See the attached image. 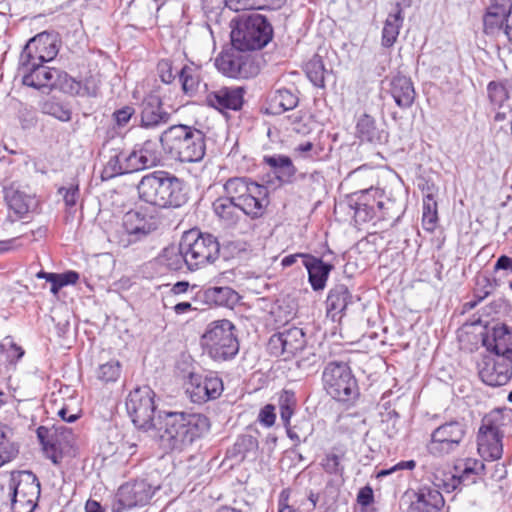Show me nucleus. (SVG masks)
<instances>
[{
    "mask_svg": "<svg viewBox=\"0 0 512 512\" xmlns=\"http://www.w3.org/2000/svg\"><path fill=\"white\" fill-rule=\"evenodd\" d=\"M210 429L209 419L199 413L159 412L154 436L172 452H183Z\"/></svg>",
    "mask_w": 512,
    "mask_h": 512,
    "instance_id": "obj_1",
    "label": "nucleus"
},
{
    "mask_svg": "<svg viewBox=\"0 0 512 512\" xmlns=\"http://www.w3.org/2000/svg\"><path fill=\"white\" fill-rule=\"evenodd\" d=\"M137 191L141 201L160 209L180 208L188 201L185 182L162 170L144 175Z\"/></svg>",
    "mask_w": 512,
    "mask_h": 512,
    "instance_id": "obj_2",
    "label": "nucleus"
},
{
    "mask_svg": "<svg viewBox=\"0 0 512 512\" xmlns=\"http://www.w3.org/2000/svg\"><path fill=\"white\" fill-rule=\"evenodd\" d=\"M204 132L188 125H173L159 136L163 149L180 162L194 163L201 161L206 153Z\"/></svg>",
    "mask_w": 512,
    "mask_h": 512,
    "instance_id": "obj_3",
    "label": "nucleus"
},
{
    "mask_svg": "<svg viewBox=\"0 0 512 512\" xmlns=\"http://www.w3.org/2000/svg\"><path fill=\"white\" fill-rule=\"evenodd\" d=\"M224 197L242 205L245 215L252 220L266 213L269 190L248 177H231L223 185Z\"/></svg>",
    "mask_w": 512,
    "mask_h": 512,
    "instance_id": "obj_4",
    "label": "nucleus"
},
{
    "mask_svg": "<svg viewBox=\"0 0 512 512\" xmlns=\"http://www.w3.org/2000/svg\"><path fill=\"white\" fill-rule=\"evenodd\" d=\"M201 345L215 361L233 359L239 351L234 325L227 319L209 323L201 337Z\"/></svg>",
    "mask_w": 512,
    "mask_h": 512,
    "instance_id": "obj_5",
    "label": "nucleus"
},
{
    "mask_svg": "<svg viewBox=\"0 0 512 512\" xmlns=\"http://www.w3.org/2000/svg\"><path fill=\"white\" fill-rule=\"evenodd\" d=\"M273 37V28L267 18L252 14L239 21L231 31V44L250 53L265 47Z\"/></svg>",
    "mask_w": 512,
    "mask_h": 512,
    "instance_id": "obj_6",
    "label": "nucleus"
},
{
    "mask_svg": "<svg viewBox=\"0 0 512 512\" xmlns=\"http://www.w3.org/2000/svg\"><path fill=\"white\" fill-rule=\"evenodd\" d=\"M469 431L464 417L450 419L436 427L427 443V451L434 457H445L458 452L464 445Z\"/></svg>",
    "mask_w": 512,
    "mask_h": 512,
    "instance_id": "obj_7",
    "label": "nucleus"
},
{
    "mask_svg": "<svg viewBox=\"0 0 512 512\" xmlns=\"http://www.w3.org/2000/svg\"><path fill=\"white\" fill-rule=\"evenodd\" d=\"M323 386L328 395L339 402H350L359 395L357 380L345 362H329L322 373Z\"/></svg>",
    "mask_w": 512,
    "mask_h": 512,
    "instance_id": "obj_8",
    "label": "nucleus"
},
{
    "mask_svg": "<svg viewBox=\"0 0 512 512\" xmlns=\"http://www.w3.org/2000/svg\"><path fill=\"white\" fill-rule=\"evenodd\" d=\"M184 253L188 256V269L194 271L216 261L220 244L215 236L190 230L182 236Z\"/></svg>",
    "mask_w": 512,
    "mask_h": 512,
    "instance_id": "obj_9",
    "label": "nucleus"
},
{
    "mask_svg": "<svg viewBox=\"0 0 512 512\" xmlns=\"http://www.w3.org/2000/svg\"><path fill=\"white\" fill-rule=\"evenodd\" d=\"M155 393L147 385L136 387L126 398V410L134 426L145 432L154 431L157 427L155 421Z\"/></svg>",
    "mask_w": 512,
    "mask_h": 512,
    "instance_id": "obj_10",
    "label": "nucleus"
},
{
    "mask_svg": "<svg viewBox=\"0 0 512 512\" xmlns=\"http://www.w3.org/2000/svg\"><path fill=\"white\" fill-rule=\"evenodd\" d=\"M45 62L19 57L18 75L22 84L37 90H49L58 87L59 83L67 78V73L44 65Z\"/></svg>",
    "mask_w": 512,
    "mask_h": 512,
    "instance_id": "obj_11",
    "label": "nucleus"
},
{
    "mask_svg": "<svg viewBox=\"0 0 512 512\" xmlns=\"http://www.w3.org/2000/svg\"><path fill=\"white\" fill-rule=\"evenodd\" d=\"M503 416L499 411L485 415L477 434V448L485 460H498L503 454Z\"/></svg>",
    "mask_w": 512,
    "mask_h": 512,
    "instance_id": "obj_12",
    "label": "nucleus"
},
{
    "mask_svg": "<svg viewBox=\"0 0 512 512\" xmlns=\"http://www.w3.org/2000/svg\"><path fill=\"white\" fill-rule=\"evenodd\" d=\"M217 69L230 78L248 79L259 73V65L251 53L233 46L215 60Z\"/></svg>",
    "mask_w": 512,
    "mask_h": 512,
    "instance_id": "obj_13",
    "label": "nucleus"
},
{
    "mask_svg": "<svg viewBox=\"0 0 512 512\" xmlns=\"http://www.w3.org/2000/svg\"><path fill=\"white\" fill-rule=\"evenodd\" d=\"M160 485H153L146 479L127 482L118 488L114 496L112 512H123L135 506H142L149 502Z\"/></svg>",
    "mask_w": 512,
    "mask_h": 512,
    "instance_id": "obj_14",
    "label": "nucleus"
},
{
    "mask_svg": "<svg viewBox=\"0 0 512 512\" xmlns=\"http://www.w3.org/2000/svg\"><path fill=\"white\" fill-rule=\"evenodd\" d=\"M36 432L46 457L54 464H58L61 461L64 453L74 443L72 430L64 425H53L51 428L40 426Z\"/></svg>",
    "mask_w": 512,
    "mask_h": 512,
    "instance_id": "obj_15",
    "label": "nucleus"
},
{
    "mask_svg": "<svg viewBox=\"0 0 512 512\" xmlns=\"http://www.w3.org/2000/svg\"><path fill=\"white\" fill-rule=\"evenodd\" d=\"M147 158H143L134 148L131 151L115 150L102 170L101 177L108 180L119 175L129 174L150 168Z\"/></svg>",
    "mask_w": 512,
    "mask_h": 512,
    "instance_id": "obj_16",
    "label": "nucleus"
},
{
    "mask_svg": "<svg viewBox=\"0 0 512 512\" xmlns=\"http://www.w3.org/2000/svg\"><path fill=\"white\" fill-rule=\"evenodd\" d=\"M481 380L492 387L502 386L512 377V359L498 356H484L479 364Z\"/></svg>",
    "mask_w": 512,
    "mask_h": 512,
    "instance_id": "obj_17",
    "label": "nucleus"
},
{
    "mask_svg": "<svg viewBox=\"0 0 512 512\" xmlns=\"http://www.w3.org/2000/svg\"><path fill=\"white\" fill-rule=\"evenodd\" d=\"M58 52V34L44 31L37 34L27 42L20 56L37 61L49 62L57 56Z\"/></svg>",
    "mask_w": 512,
    "mask_h": 512,
    "instance_id": "obj_18",
    "label": "nucleus"
},
{
    "mask_svg": "<svg viewBox=\"0 0 512 512\" xmlns=\"http://www.w3.org/2000/svg\"><path fill=\"white\" fill-rule=\"evenodd\" d=\"M123 229L128 239L121 240L124 247L135 243L158 228L157 220L137 210H130L123 216Z\"/></svg>",
    "mask_w": 512,
    "mask_h": 512,
    "instance_id": "obj_19",
    "label": "nucleus"
},
{
    "mask_svg": "<svg viewBox=\"0 0 512 512\" xmlns=\"http://www.w3.org/2000/svg\"><path fill=\"white\" fill-rule=\"evenodd\" d=\"M223 391V383L217 375H206L205 377L191 373L187 392L195 403H203L210 399L218 398Z\"/></svg>",
    "mask_w": 512,
    "mask_h": 512,
    "instance_id": "obj_20",
    "label": "nucleus"
},
{
    "mask_svg": "<svg viewBox=\"0 0 512 512\" xmlns=\"http://www.w3.org/2000/svg\"><path fill=\"white\" fill-rule=\"evenodd\" d=\"M482 344L493 356L512 359V330L505 324L487 329Z\"/></svg>",
    "mask_w": 512,
    "mask_h": 512,
    "instance_id": "obj_21",
    "label": "nucleus"
},
{
    "mask_svg": "<svg viewBox=\"0 0 512 512\" xmlns=\"http://www.w3.org/2000/svg\"><path fill=\"white\" fill-rule=\"evenodd\" d=\"M439 488H442V482L419 487L414 492L415 499L411 501L408 512H441L445 501Z\"/></svg>",
    "mask_w": 512,
    "mask_h": 512,
    "instance_id": "obj_22",
    "label": "nucleus"
},
{
    "mask_svg": "<svg viewBox=\"0 0 512 512\" xmlns=\"http://www.w3.org/2000/svg\"><path fill=\"white\" fill-rule=\"evenodd\" d=\"M243 87H221L208 92L205 102L208 106L223 112L224 110H240L244 103Z\"/></svg>",
    "mask_w": 512,
    "mask_h": 512,
    "instance_id": "obj_23",
    "label": "nucleus"
},
{
    "mask_svg": "<svg viewBox=\"0 0 512 512\" xmlns=\"http://www.w3.org/2000/svg\"><path fill=\"white\" fill-rule=\"evenodd\" d=\"M9 490L14 497H25L37 504L40 497V482L31 471H17L11 474Z\"/></svg>",
    "mask_w": 512,
    "mask_h": 512,
    "instance_id": "obj_24",
    "label": "nucleus"
},
{
    "mask_svg": "<svg viewBox=\"0 0 512 512\" xmlns=\"http://www.w3.org/2000/svg\"><path fill=\"white\" fill-rule=\"evenodd\" d=\"M141 107V127L143 128H156L167 124L170 120V113L164 109L160 96L156 94L145 97Z\"/></svg>",
    "mask_w": 512,
    "mask_h": 512,
    "instance_id": "obj_25",
    "label": "nucleus"
},
{
    "mask_svg": "<svg viewBox=\"0 0 512 512\" xmlns=\"http://www.w3.org/2000/svg\"><path fill=\"white\" fill-rule=\"evenodd\" d=\"M302 262L308 273V282L314 291H322L326 287L327 280L334 266L324 262L321 258L302 255Z\"/></svg>",
    "mask_w": 512,
    "mask_h": 512,
    "instance_id": "obj_26",
    "label": "nucleus"
},
{
    "mask_svg": "<svg viewBox=\"0 0 512 512\" xmlns=\"http://www.w3.org/2000/svg\"><path fill=\"white\" fill-rule=\"evenodd\" d=\"M4 198L9 209L19 218L33 211L37 206L35 197L14 183L4 189Z\"/></svg>",
    "mask_w": 512,
    "mask_h": 512,
    "instance_id": "obj_27",
    "label": "nucleus"
},
{
    "mask_svg": "<svg viewBox=\"0 0 512 512\" xmlns=\"http://www.w3.org/2000/svg\"><path fill=\"white\" fill-rule=\"evenodd\" d=\"M390 94L401 109L410 108L416 98V92L410 77L397 74L391 78Z\"/></svg>",
    "mask_w": 512,
    "mask_h": 512,
    "instance_id": "obj_28",
    "label": "nucleus"
},
{
    "mask_svg": "<svg viewBox=\"0 0 512 512\" xmlns=\"http://www.w3.org/2000/svg\"><path fill=\"white\" fill-rule=\"evenodd\" d=\"M213 211L223 226L227 228L235 227L245 215L242 205L221 196L213 204Z\"/></svg>",
    "mask_w": 512,
    "mask_h": 512,
    "instance_id": "obj_29",
    "label": "nucleus"
},
{
    "mask_svg": "<svg viewBox=\"0 0 512 512\" xmlns=\"http://www.w3.org/2000/svg\"><path fill=\"white\" fill-rule=\"evenodd\" d=\"M357 133L362 141L372 144H384L388 140V132L379 127L376 120L368 115L363 114L357 122Z\"/></svg>",
    "mask_w": 512,
    "mask_h": 512,
    "instance_id": "obj_30",
    "label": "nucleus"
},
{
    "mask_svg": "<svg viewBox=\"0 0 512 512\" xmlns=\"http://www.w3.org/2000/svg\"><path fill=\"white\" fill-rule=\"evenodd\" d=\"M403 9L399 2L395 4L394 10L390 12L384 22L382 29L381 44L385 48H390L396 42L400 29L403 25Z\"/></svg>",
    "mask_w": 512,
    "mask_h": 512,
    "instance_id": "obj_31",
    "label": "nucleus"
},
{
    "mask_svg": "<svg viewBox=\"0 0 512 512\" xmlns=\"http://www.w3.org/2000/svg\"><path fill=\"white\" fill-rule=\"evenodd\" d=\"M512 11L504 4L491 3L483 18L484 31L487 34H494L503 29L507 24V18Z\"/></svg>",
    "mask_w": 512,
    "mask_h": 512,
    "instance_id": "obj_32",
    "label": "nucleus"
},
{
    "mask_svg": "<svg viewBox=\"0 0 512 512\" xmlns=\"http://www.w3.org/2000/svg\"><path fill=\"white\" fill-rule=\"evenodd\" d=\"M264 162L272 168L276 178L281 183L287 184L293 181L297 170L290 157L285 155L265 156Z\"/></svg>",
    "mask_w": 512,
    "mask_h": 512,
    "instance_id": "obj_33",
    "label": "nucleus"
},
{
    "mask_svg": "<svg viewBox=\"0 0 512 512\" xmlns=\"http://www.w3.org/2000/svg\"><path fill=\"white\" fill-rule=\"evenodd\" d=\"M354 302V296L344 284H336L328 293L326 304L328 312L343 313Z\"/></svg>",
    "mask_w": 512,
    "mask_h": 512,
    "instance_id": "obj_34",
    "label": "nucleus"
},
{
    "mask_svg": "<svg viewBox=\"0 0 512 512\" xmlns=\"http://www.w3.org/2000/svg\"><path fill=\"white\" fill-rule=\"evenodd\" d=\"M438 221V205L434 187L427 186L423 197L422 225L426 231L433 232Z\"/></svg>",
    "mask_w": 512,
    "mask_h": 512,
    "instance_id": "obj_35",
    "label": "nucleus"
},
{
    "mask_svg": "<svg viewBox=\"0 0 512 512\" xmlns=\"http://www.w3.org/2000/svg\"><path fill=\"white\" fill-rule=\"evenodd\" d=\"M39 108L41 113L61 122H69L72 118V110L69 105L55 96L40 101Z\"/></svg>",
    "mask_w": 512,
    "mask_h": 512,
    "instance_id": "obj_36",
    "label": "nucleus"
},
{
    "mask_svg": "<svg viewBox=\"0 0 512 512\" xmlns=\"http://www.w3.org/2000/svg\"><path fill=\"white\" fill-rule=\"evenodd\" d=\"M188 255L184 253L183 241L179 245L166 247L160 255V261L171 271H179L184 267L188 268Z\"/></svg>",
    "mask_w": 512,
    "mask_h": 512,
    "instance_id": "obj_37",
    "label": "nucleus"
},
{
    "mask_svg": "<svg viewBox=\"0 0 512 512\" xmlns=\"http://www.w3.org/2000/svg\"><path fill=\"white\" fill-rule=\"evenodd\" d=\"M299 102L298 96L289 89L281 88L273 92L270 97V109L272 114H281L294 109Z\"/></svg>",
    "mask_w": 512,
    "mask_h": 512,
    "instance_id": "obj_38",
    "label": "nucleus"
},
{
    "mask_svg": "<svg viewBox=\"0 0 512 512\" xmlns=\"http://www.w3.org/2000/svg\"><path fill=\"white\" fill-rule=\"evenodd\" d=\"M206 302L217 306H229L236 303L238 294L230 287H209L204 291Z\"/></svg>",
    "mask_w": 512,
    "mask_h": 512,
    "instance_id": "obj_39",
    "label": "nucleus"
},
{
    "mask_svg": "<svg viewBox=\"0 0 512 512\" xmlns=\"http://www.w3.org/2000/svg\"><path fill=\"white\" fill-rule=\"evenodd\" d=\"M350 208L354 210V216L357 221L368 222L373 218L382 220L392 219L393 217L387 210L379 211L377 204L373 203H353L349 204Z\"/></svg>",
    "mask_w": 512,
    "mask_h": 512,
    "instance_id": "obj_40",
    "label": "nucleus"
},
{
    "mask_svg": "<svg viewBox=\"0 0 512 512\" xmlns=\"http://www.w3.org/2000/svg\"><path fill=\"white\" fill-rule=\"evenodd\" d=\"M258 451V440L256 437L252 435H241L237 438L233 449L232 455L234 457H238L239 460H244L246 458H256Z\"/></svg>",
    "mask_w": 512,
    "mask_h": 512,
    "instance_id": "obj_41",
    "label": "nucleus"
},
{
    "mask_svg": "<svg viewBox=\"0 0 512 512\" xmlns=\"http://www.w3.org/2000/svg\"><path fill=\"white\" fill-rule=\"evenodd\" d=\"M284 339V348L286 355L292 356L302 351L305 347V334L301 328L291 327L281 332Z\"/></svg>",
    "mask_w": 512,
    "mask_h": 512,
    "instance_id": "obj_42",
    "label": "nucleus"
},
{
    "mask_svg": "<svg viewBox=\"0 0 512 512\" xmlns=\"http://www.w3.org/2000/svg\"><path fill=\"white\" fill-rule=\"evenodd\" d=\"M306 75L314 86L324 88L329 71L325 68L321 56L314 55L305 66Z\"/></svg>",
    "mask_w": 512,
    "mask_h": 512,
    "instance_id": "obj_43",
    "label": "nucleus"
},
{
    "mask_svg": "<svg viewBox=\"0 0 512 512\" xmlns=\"http://www.w3.org/2000/svg\"><path fill=\"white\" fill-rule=\"evenodd\" d=\"M475 476H476L475 468L466 464L463 471L461 472V474H459V475L451 474L448 477H446V479L441 480L442 489H444L446 492H452L462 484L474 483Z\"/></svg>",
    "mask_w": 512,
    "mask_h": 512,
    "instance_id": "obj_44",
    "label": "nucleus"
},
{
    "mask_svg": "<svg viewBox=\"0 0 512 512\" xmlns=\"http://www.w3.org/2000/svg\"><path fill=\"white\" fill-rule=\"evenodd\" d=\"M179 80L186 94H194L201 84L200 71L197 67L185 65L179 71Z\"/></svg>",
    "mask_w": 512,
    "mask_h": 512,
    "instance_id": "obj_45",
    "label": "nucleus"
},
{
    "mask_svg": "<svg viewBox=\"0 0 512 512\" xmlns=\"http://www.w3.org/2000/svg\"><path fill=\"white\" fill-rule=\"evenodd\" d=\"M380 197V191L375 188H370L366 190H361L358 192L353 193L348 200L349 204L353 203H373L377 204V208L379 211L382 210H389V207H386V205H393L392 202H384L381 200H378Z\"/></svg>",
    "mask_w": 512,
    "mask_h": 512,
    "instance_id": "obj_46",
    "label": "nucleus"
},
{
    "mask_svg": "<svg viewBox=\"0 0 512 512\" xmlns=\"http://www.w3.org/2000/svg\"><path fill=\"white\" fill-rule=\"evenodd\" d=\"M122 367L118 360H110L100 364L96 369V378L102 383L116 382L121 375Z\"/></svg>",
    "mask_w": 512,
    "mask_h": 512,
    "instance_id": "obj_47",
    "label": "nucleus"
},
{
    "mask_svg": "<svg viewBox=\"0 0 512 512\" xmlns=\"http://www.w3.org/2000/svg\"><path fill=\"white\" fill-rule=\"evenodd\" d=\"M297 401L293 391L284 390L279 396L280 418L285 427L290 423Z\"/></svg>",
    "mask_w": 512,
    "mask_h": 512,
    "instance_id": "obj_48",
    "label": "nucleus"
},
{
    "mask_svg": "<svg viewBox=\"0 0 512 512\" xmlns=\"http://www.w3.org/2000/svg\"><path fill=\"white\" fill-rule=\"evenodd\" d=\"M6 425L0 424V467L9 462L17 453V449L10 441Z\"/></svg>",
    "mask_w": 512,
    "mask_h": 512,
    "instance_id": "obj_49",
    "label": "nucleus"
},
{
    "mask_svg": "<svg viewBox=\"0 0 512 512\" xmlns=\"http://www.w3.org/2000/svg\"><path fill=\"white\" fill-rule=\"evenodd\" d=\"M18 119L24 130L35 128L38 124V114L36 108L31 105L21 104L18 109Z\"/></svg>",
    "mask_w": 512,
    "mask_h": 512,
    "instance_id": "obj_50",
    "label": "nucleus"
},
{
    "mask_svg": "<svg viewBox=\"0 0 512 512\" xmlns=\"http://www.w3.org/2000/svg\"><path fill=\"white\" fill-rule=\"evenodd\" d=\"M136 149L139 151V154L143 158H147V163L153 167L156 166L159 161L158 155V144L153 140H146L144 143L140 145H135Z\"/></svg>",
    "mask_w": 512,
    "mask_h": 512,
    "instance_id": "obj_51",
    "label": "nucleus"
},
{
    "mask_svg": "<svg viewBox=\"0 0 512 512\" xmlns=\"http://www.w3.org/2000/svg\"><path fill=\"white\" fill-rule=\"evenodd\" d=\"M487 91L490 101L495 105L501 106L508 98L506 87L501 83L490 82Z\"/></svg>",
    "mask_w": 512,
    "mask_h": 512,
    "instance_id": "obj_52",
    "label": "nucleus"
},
{
    "mask_svg": "<svg viewBox=\"0 0 512 512\" xmlns=\"http://www.w3.org/2000/svg\"><path fill=\"white\" fill-rule=\"evenodd\" d=\"M321 466L326 473L333 475H341L343 473V467L340 463V457L334 453H328L322 459Z\"/></svg>",
    "mask_w": 512,
    "mask_h": 512,
    "instance_id": "obj_53",
    "label": "nucleus"
},
{
    "mask_svg": "<svg viewBox=\"0 0 512 512\" xmlns=\"http://www.w3.org/2000/svg\"><path fill=\"white\" fill-rule=\"evenodd\" d=\"M12 512H33L37 506L36 503L25 497H14V492L10 491Z\"/></svg>",
    "mask_w": 512,
    "mask_h": 512,
    "instance_id": "obj_54",
    "label": "nucleus"
},
{
    "mask_svg": "<svg viewBox=\"0 0 512 512\" xmlns=\"http://www.w3.org/2000/svg\"><path fill=\"white\" fill-rule=\"evenodd\" d=\"M290 491L284 489L279 495L278 501V512H303L300 506H297L299 501L295 500L293 503H289Z\"/></svg>",
    "mask_w": 512,
    "mask_h": 512,
    "instance_id": "obj_55",
    "label": "nucleus"
},
{
    "mask_svg": "<svg viewBox=\"0 0 512 512\" xmlns=\"http://www.w3.org/2000/svg\"><path fill=\"white\" fill-rule=\"evenodd\" d=\"M157 71L162 82L166 84L171 83L175 79L176 74L179 75L178 71L176 73L173 72L172 63L169 60L159 61L157 65Z\"/></svg>",
    "mask_w": 512,
    "mask_h": 512,
    "instance_id": "obj_56",
    "label": "nucleus"
},
{
    "mask_svg": "<svg viewBox=\"0 0 512 512\" xmlns=\"http://www.w3.org/2000/svg\"><path fill=\"white\" fill-rule=\"evenodd\" d=\"M268 350L274 356H282L286 354L284 348V339L281 332L273 334L268 341Z\"/></svg>",
    "mask_w": 512,
    "mask_h": 512,
    "instance_id": "obj_57",
    "label": "nucleus"
},
{
    "mask_svg": "<svg viewBox=\"0 0 512 512\" xmlns=\"http://www.w3.org/2000/svg\"><path fill=\"white\" fill-rule=\"evenodd\" d=\"M276 419L275 407L272 404L265 405L259 412L258 421L266 427L274 425Z\"/></svg>",
    "mask_w": 512,
    "mask_h": 512,
    "instance_id": "obj_58",
    "label": "nucleus"
},
{
    "mask_svg": "<svg viewBox=\"0 0 512 512\" xmlns=\"http://www.w3.org/2000/svg\"><path fill=\"white\" fill-rule=\"evenodd\" d=\"M58 193L63 195V200L66 206L73 207L76 205L79 197V188L77 185L69 188L61 187L58 190Z\"/></svg>",
    "mask_w": 512,
    "mask_h": 512,
    "instance_id": "obj_59",
    "label": "nucleus"
},
{
    "mask_svg": "<svg viewBox=\"0 0 512 512\" xmlns=\"http://www.w3.org/2000/svg\"><path fill=\"white\" fill-rule=\"evenodd\" d=\"M134 114V108L131 106H125L117 111L114 112L113 116L118 126L123 127L125 126L129 120L131 119L132 115Z\"/></svg>",
    "mask_w": 512,
    "mask_h": 512,
    "instance_id": "obj_60",
    "label": "nucleus"
},
{
    "mask_svg": "<svg viewBox=\"0 0 512 512\" xmlns=\"http://www.w3.org/2000/svg\"><path fill=\"white\" fill-rule=\"evenodd\" d=\"M357 501L362 506H368L373 502V490L369 486L360 489L357 495Z\"/></svg>",
    "mask_w": 512,
    "mask_h": 512,
    "instance_id": "obj_61",
    "label": "nucleus"
},
{
    "mask_svg": "<svg viewBox=\"0 0 512 512\" xmlns=\"http://www.w3.org/2000/svg\"><path fill=\"white\" fill-rule=\"evenodd\" d=\"M416 466V462L414 460L400 461L395 466L390 469L382 470L379 472L378 476H384L392 473L395 470H413Z\"/></svg>",
    "mask_w": 512,
    "mask_h": 512,
    "instance_id": "obj_62",
    "label": "nucleus"
},
{
    "mask_svg": "<svg viewBox=\"0 0 512 512\" xmlns=\"http://www.w3.org/2000/svg\"><path fill=\"white\" fill-rule=\"evenodd\" d=\"M289 120L291 122L293 131L303 135L308 133V128L305 124H302V116L299 114H293L289 116Z\"/></svg>",
    "mask_w": 512,
    "mask_h": 512,
    "instance_id": "obj_63",
    "label": "nucleus"
},
{
    "mask_svg": "<svg viewBox=\"0 0 512 512\" xmlns=\"http://www.w3.org/2000/svg\"><path fill=\"white\" fill-rule=\"evenodd\" d=\"M494 270H511L512 272V258L501 255L494 265Z\"/></svg>",
    "mask_w": 512,
    "mask_h": 512,
    "instance_id": "obj_64",
    "label": "nucleus"
}]
</instances>
